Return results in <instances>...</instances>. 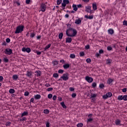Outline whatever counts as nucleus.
Segmentation results:
<instances>
[{
    "mask_svg": "<svg viewBox=\"0 0 127 127\" xmlns=\"http://www.w3.org/2000/svg\"><path fill=\"white\" fill-rule=\"evenodd\" d=\"M31 38H33L35 36V34L34 33H31L30 35Z\"/></svg>",
    "mask_w": 127,
    "mask_h": 127,
    "instance_id": "42",
    "label": "nucleus"
},
{
    "mask_svg": "<svg viewBox=\"0 0 127 127\" xmlns=\"http://www.w3.org/2000/svg\"><path fill=\"white\" fill-rule=\"evenodd\" d=\"M106 95H107V97H108V98H111L112 96H113V94H112L111 92H108L106 93Z\"/></svg>",
    "mask_w": 127,
    "mask_h": 127,
    "instance_id": "32",
    "label": "nucleus"
},
{
    "mask_svg": "<svg viewBox=\"0 0 127 127\" xmlns=\"http://www.w3.org/2000/svg\"><path fill=\"white\" fill-rule=\"evenodd\" d=\"M22 51L23 52H27V53H30L31 50L29 48H25L24 47L22 49Z\"/></svg>",
    "mask_w": 127,
    "mask_h": 127,
    "instance_id": "9",
    "label": "nucleus"
},
{
    "mask_svg": "<svg viewBox=\"0 0 127 127\" xmlns=\"http://www.w3.org/2000/svg\"><path fill=\"white\" fill-rule=\"evenodd\" d=\"M79 56L80 57H83V56H85V53H84V52H80L79 53Z\"/></svg>",
    "mask_w": 127,
    "mask_h": 127,
    "instance_id": "34",
    "label": "nucleus"
},
{
    "mask_svg": "<svg viewBox=\"0 0 127 127\" xmlns=\"http://www.w3.org/2000/svg\"><path fill=\"white\" fill-rule=\"evenodd\" d=\"M57 99V96L56 95H54L53 97V100L54 101H56Z\"/></svg>",
    "mask_w": 127,
    "mask_h": 127,
    "instance_id": "50",
    "label": "nucleus"
},
{
    "mask_svg": "<svg viewBox=\"0 0 127 127\" xmlns=\"http://www.w3.org/2000/svg\"><path fill=\"white\" fill-rule=\"evenodd\" d=\"M53 64L54 66H56V65H58V61H53Z\"/></svg>",
    "mask_w": 127,
    "mask_h": 127,
    "instance_id": "35",
    "label": "nucleus"
},
{
    "mask_svg": "<svg viewBox=\"0 0 127 127\" xmlns=\"http://www.w3.org/2000/svg\"><path fill=\"white\" fill-rule=\"evenodd\" d=\"M34 99H35V100H39L41 98V95L39 94H37L34 96Z\"/></svg>",
    "mask_w": 127,
    "mask_h": 127,
    "instance_id": "15",
    "label": "nucleus"
},
{
    "mask_svg": "<svg viewBox=\"0 0 127 127\" xmlns=\"http://www.w3.org/2000/svg\"><path fill=\"white\" fill-rule=\"evenodd\" d=\"M82 20L80 19H76L75 21V24H81Z\"/></svg>",
    "mask_w": 127,
    "mask_h": 127,
    "instance_id": "17",
    "label": "nucleus"
},
{
    "mask_svg": "<svg viewBox=\"0 0 127 127\" xmlns=\"http://www.w3.org/2000/svg\"><path fill=\"white\" fill-rule=\"evenodd\" d=\"M51 85L49 84V83H46L45 85V87H47V88H48V87H50Z\"/></svg>",
    "mask_w": 127,
    "mask_h": 127,
    "instance_id": "58",
    "label": "nucleus"
},
{
    "mask_svg": "<svg viewBox=\"0 0 127 127\" xmlns=\"http://www.w3.org/2000/svg\"><path fill=\"white\" fill-rule=\"evenodd\" d=\"M51 47V44H49L47 46H46L44 48L45 51H46L47 49H49V48H50Z\"/></svg>",
    "mask_w": 127,
    "mask_h": 127,
    "instance_id": "22",
    "label": "nucleus"
},
{
    "mask_svg": "<svg viewBox=\"0 0 127 127\" xmlns=\"http://www.w3.org/2000/svg\"><path fill=\"white\" fill-rule=\"evenodd\" d=\"M85 18H87V19H93L94 18V16L93 15L88 16L86 15L85 16Z\"/></svg>",
    "mask_w": 127,
    "mask_h": 127,
    "instance_id": "18",
    "label": "nucleus"
},
{
    "mask_svg": "<svg viewBox=\"0 0 127 127\" xmlns=\"http://www.w3.org/2000/svg\"><path fill=\"white\" fill-rule=\"evenodd\" d=\"M61 105L62 107L64 109H67V107L66 106V105H65V104L64 103V102H61Z\"/></svg>",
    "mask_w": 127,
    "mask_h": 127,
    "instance_id": "24",
    "label": "nucleus"
},
{
    "mask_svg": "<svg viewBox=\"0 0 127 127\" xmlns=\"http://www.w3.org/2000/svg\"><path fill=\"white\" fill-rule=\"evenodd\" d=\"M115 31H114V29H109L108 30V33L109 34H111V35H113L114 34Z\"/></svg>",
    "mask_w": 127,
    "mask_h": 127,
    "instance_id": "13",
    "label": "nucleus"
},
{
    "mask_svg": "<svg viewBox=\"0 0 127 127\" xmlns=\"http://www.w3.org/2000/svg\"><path fill=\"white\" fill-rule=\"evenodd\" d=\"M70 67V64H66L63 65V67L64 69H68Z\"/></svg>",
    "mask_w": 127,
    "mask_h": 127,
    "instance_id": "19",
    "label": "nucleus"
},
{
    "mask_svg": "<svg viewBox=\"0 0 127 127\" xmlns=\"http://www.w3.org/2000/svg\"><path fill=\"white\" fill-rule=\"evenodd\" d=\"M123 25H127V21L124 20L123 21Z\"/></svg>",
    "mask_w": 127,
    "mask_h": 127,
    "instance_id": "59",
    "label": "nucleus"
},
{
    "mask_svg": "<svg viewBox=\"0 0 127 127\" xmlns=\"http://www.w3.org/2000/svg\"><path fill=\"white\" fill-rule=\"evenodd\" d=\"M92 88H96L97 87V83L96 82H93L92 84Z\"/></svg>",
    "mask_w": 127,
    "mask_h": 127,
    "instance_id": "40",
    "label": "nucleus"
},
{
    "mask_svg": "<svg viewBox=\"0 0 127 127\" xmlns=\"http://www.w3.org/2000/svg\"><path fill=\"white\" fill-rule=\"evenodd\" d=\"M18 78V76H17V75L16 74H14L12 76L13 80H15V81H16V80H17Z\"/></svg>",
    "mask_w": 127,
    "mask_h": 127,
    "instance_id": "25",
    "label": "nucleus"
},
{
    "mask_svg": "<svg viewBox=\"0 0 127 127\" xmlns=\"http://www.w3.org/2000/svg\"><path fill=\"white\" fill-rule=\"evenodd\" d=\"M92 117H93V114H90L89 115H88V118H89L87 119V124H89V123H92L93 122V118H91Z\"/></svg>",
    "mask_w": 127,
    "mask_h": 127,
    "instance_id": "7",
    "label": "nucleus"
},
{
    "mask_svg": "<svg viewBox=\"0 0 127 127\" xmlns=\"http://www.w3.org/2000/svg\"><path fill=\"white\" fill-rule=\"evenodd\" d=\"M69 57L70 58H71V59H74L76 58V56L74 54H70L69 55Z\"/></svg>",
    "mask_w": 127,
    "mask_h": 127,
    "instance_id": "23",
    "label": "nucleus"
},
{
    "mask_svg": "<svg viewBox=\"0 0 127 127\" xmlns=\"http://www.w3.org/2000/svg\"><path fill=\"white\" fill-rule=\"evenodd\" d=\"M53 97L52 94H49L48 95V99H51Z\"/></svg>",
    "mask_w": 127,
    "mask_h": 127,
    "instance_id": "49",
    "label": "nucleus"
},
{
    "mask_svg": "<svg viewBox=\"0 0 127 127\" xmlns=\"http://www.w3.org/2000/svg\"><path fill=\"white\" fill-rule=\"evenodd\" d=\"M124 99V96L123 95H119L118 97V100H119V101H122V100H123Z\"/></svg>",
    "mask_w": 127,
    "mask_h": 127,
    "instance_id": "28",
    "label": "nucleus"
},
{
    "mask_svg": "<svg viewBox=\"0 0 127 127\" xmlns=\"http://www.w3.org/2000/svg\"><path fill=\"white\" fill-rule=\"evenodd\" d=\"M26 3L27 4H29V3H30V0H26Z\"/></svg>",
    "mask_w": 127,
    "mask_h": 127,
    "instance_id": "60",
    "label": "nucleus"
},
{
    "mask_svg": "<svg viewBox=\"0 0 127 127\" xmlns=\"http://www.w3.org/2000/svg\"><path fill=\"white\" fill-rule=\"evenodd\" d=\"M92 8L93 10H97V4L96 3L92 4Z\"/></svg>",
    "mask_w": 127,
    "mask_h": 127,
    "instance_id": "20",
    "label": "nucleus"
},
{
    "mask_svg": "<svg viewBox=\"0 0 127 127\" xmlns=\"http://www.w3.org/2000/svg\"><path fill=\"white\" fill-rule=\"evenodd\" d=\"M49 125H50V123L49 122H47V123L46 124V127H50Z\"/></svg>",
    "mask_w": 127,
    "mask_h": 127,
    "instance_id": "61",
    "label": "nucleus"
},
{
    "mask_svg": "<svg viewBox=\"0 0 127 127\" xmlns=\"http://www.w3.org/2000/svg\"><path fill=\"white\" fill-rule=\"evenodd\" d=\"M2 81H3V77L0 76V82H2Z\"/></svg>",
    "mask_w": 127,
    "mask_h": 127,
    "instance_id": "57",
    "label": "nucleus"
},
{
    "mask_svg": "<svg viewBox=\"0 0 127 127\" xmlns=\"http://www.w3.org/2000/svg\"><path fill=\"white\" fill-rule=\"evenodd\" d=\"M76 96H77V95L75 93H73L71 94L72 98H75Z\"/></svg>",
    "mask_w": 127,
    "mask_h": 127,
    "instance_id": "52",
    "label": "nucleus"
},
{
    "mask_svg": "<svg viewBox=\"0 0 127 127\" xmlns=\"http://www.w3.org/2000/svg\"><path fill=\"white\" fill-rule=\"evenodd\" d=\"M29 95V92H28V91H26L24 93V96H27Z\"/></svg>",
    "mask_w": 127,
    "mask_h": 127,
    "instance_id": "55",
    "label": "nucleus"
},
{
    "mask_svg": "<svg viewBox=\"0 0 127 127\" xmlns=\"http://www.w3.org/2000/svg\"><path fill=\"white\" fill-rule=\"evenodd\" d=\"M72 7L74 11H77V10H78V8L77 7V5L76 4H73Z\"/></svg>",
    "mask_w": 127,
    "mask_h": 127,
    "instance_id": "21",
    "label": "nucleus"
},
{
    "mask_svg": "<svg viewBox=\"0 0 127 127\" xmlns=\"http://www.w3.org/2000/svg\"><path fill=\"white\" fill-rule=\"evenodd\" d=\"M50 111L48 109H45L44 110V114H46V115H48L49 114Z\"/></svg>",
    "mask_w": 127,
    "mask_h": 127,
    "instance_id": "31",
    "label": "nucleus"
},
{
    "mask_svg": "<svg viewBox=\"0 0 127 127\" xmlns=\"http://www.w3.org/2000/svg\"><path fill=\"white\" fill-rule=\"evenodd\" d=\"M62 3V0H57V4L59 5Z\"/></svg>",
    "mask_w": 127,
    "mask_h": 127,
    "instance_id": "36",
    "label": "nucleus"
},
{
    "mask_svg": "<svg viewBox=\"0 0 127 127\" xmlns=\"http://www.w3.org/2000/svg\"><path fill=\"white\" fill-rule=\"evenodd\" d=\"M47 91L48 92H50L51 91H53V88H52V87L48 88L47 89Z\"/></svg>",
    "mask_w": 127,
    "mask_h": 127,
    "instance_id": "44",
    "label": "nucleus"
},
{
    "mask_svg": "<svg viewBox=\"0 0 127 127\" xmlns=\"http://www.w3.org/2000/svg\"><path fill=\"white\" fill-rule=\"evenodd\" d=\"M86 61L87 63H91L92 60H91V59L88 58L86 60Z\"/></svg>",
    "mask_w": 127,
    "mask_h": 127,
    "instance_id": "45",
    "label": "nucleus"
},
{
    "mask_svg": "<svg viewBox=\"0 0 127 127\" xmlns=\"http://www.w3.org/2000/svg\"><path fill=\"white\" fill-rule=\"evenodd\" d=\"M59 39H62L63 38V33H60L59 35Z\"/></svg>",
    "mask_w": 127,
    "mask_h": 127,
    "instance_id": "33",
    "label": "nucleus"
},
{
    "mask_svg": "<svg viewBox=\"0 0 127 127\" xmlns=\"http://www.w3.org/2000/svg\"><path fill=\"white\" fill-rule=\"evenodd\" d=\"M121 120L120 119H117L115 121V124L116 126H121Z\"/></svg>",
    "mask_w": 127,
    "mask_h": 127,
    "instance_id": "16",
    "label": "nucleus"
},
{
    "mask_svg": "<svg viewBox=\"0 0 127 127\" xmlns=\"http://www.w3.org/2000/svg\"><path fill=\"white\" fill-rule=\"evenodd\" d=\"M85 49H86V50L90 49V45H87L85 46Z\"/></svg>",
    "mask_w": 127,
    "mask_h": 127,
    "instance_id": "51",
    "label": "nucleus"
},
{
    "mask_svg": "<svg viewBox=\"0 0 127 127\" xmlns=\"http://www.w3.org/2000/svg\"><path fill=\"white\" fill-rule=\"evenodd\" d=\"M10 124H11L10 122H7L6 123V126H10Z\"/></svg>",
    "mask_w": 127,
    "mask_h": 127,
    "instance_id": "63",
    "label": "nucleus"
},
{
    "mask_svg": "<svg viewBox=\"0 0 127 127\" xmlns=\"http://www.w3.org/2000/svg\"><path fill=\"white\" fill-rule=\"evenodd\" d=\"M112 49H113V48H112V47L111 46L107 47V50H108L109 51H111V50H112Z\"/></svg>",
    "mask_w": 127,
    "mask_h": 127,
    "instance_id": "47",
    "label": "nucleus"
},
{
    "mask_svg": "<svg viewBox=\"0 0 127 127\" xmlns=\"http://www.w3.org/2000/svg\"><path fill=\"white\" fill-rule=\"evenodd\" d=\"M97 95L96 94H92L91 95L90 99L96 98L97 97Z\"/></svg>",
    "mask_w": 127,
    "mask_h": 127,
    "instance_id": "38",
    "label": "nucleus"
},
{
    "mask_svg": "<svg viewBox=\"0 0 127 127\" xmlns=\"http://www.w3.org/2000/svg\"><path fill=\"white\" fill-rule=\"evenodd\" d=\"M99 54H103L104 53V51L103 50H100L99 51Z\"/></svg>",
    "mask_w": 127,
    "mask_h": 127,
    "instance_id": "56",
    "label": "nucleus"
},
{
    "mask_svg": "<svg viewBox=\"0 0 127 127\" xmlns=\"http://www.w3.org/2000/svg\"><path fill=\"white\" fill-rule=\"evenodd\" d=\"M77 127H82L83 126V123H78L77 125Z\"/></svg>",
    "mask_w": 127,
    "mask_h": 127,
    "instance_id": "43",
    "label": "nucleus"
},
{
    "mask_svg": "<svg viewBox=\"0 0 127 127\" xmlns=\"http://www.w3.org/2000/svg\"><path fill=\"white\" fill-rule=\"evenodd\" d=\"M6 42H7V43H9V42H10V39L7 38L6 39Z\"/></svg>",
    "mask_w": 127,
    "mask_h": 127,
    "instance_id": "53",
    "label": "nucleus"
},
{
    "mask_svg": "<svg viewBox=\"0 0 127 127\" xmlns=\"http://www.w3.org/2000/svg\"><path fill=\"white\" fill-rule=\"evenodd\" d=\"M112 60L108 59L107 60H106V64H111V63H112Z\"/></svg>",
    "mask_w": 127,
    "mask_h": 127,
    "instance_id": "29",
    "label": "nucleus"
},
{
    "mask_svg": "<svg viewBox=\"0 0 127 127\" xmlns=\"http://www.w3.org/2000/svg\"><path fill=\"white\" fill-rule=\"evenodd\" d=\"M66 43H71L72 42V38L67 37L65 40Z\"/></svg>",
    "mask_w": 127,
    "mask_h": 127,
    "instance_id": "14",
    "label": "nucleus"
},
{
    "mask_svg": "<svg viewBox=\"0 0 127 127\" xmlns=\"http://www.w3.org/2000/svg\"><path fill=\"white\" fill-rule=\"evenodd\" d=\"M41 11L44 12L46 10V5L44 3H42L40 6Z\"/></svg>",
    "mask_w": 127,
    "mask_h": 127,
    "instance_id": "6",
    "label": "nucleus"
},
{
    "mask_svg": "<svg viewBox=\"0 0 127 127\" xmlns=\"http://www.w3.org/2000/svg\"><path fill=\"white\" fill-rule=\"evenodd\" d=\"M15 90H14V89H10L9 90V93L10 94H13L14 93H15Z\"/></svg>",
    "mask_w": 127,
    "mask_h": 127,
    "instance_id": "30",
    "label": "nucleus"
},
{
    "mask_svg": "<svg viewBox=\"0 0 127 127\" xmlns=\"http://www.w3.org/2000/svg\"><path fill=\"white\" fill-rule=\"evenodd\" d=\"M54 78H58L59 77V75L57 73H55L53 74Z\"/></svg>",
    "mask_w": 127,
    "mask_h": 127,
    "instance_id": "37",
    "label": "nucleus"
},
{
    "mask_svg": "<svg viewBox=\"0 0 127 127\" xmlns=\"http://www.w3.org/2000/svg\"><path fill=\"white\" fill-rule=\"evenodd\" d=\"M35 75L37 77H40L41 76L42 72L40 71V70H36L35 72Z\"/></svg>",
    "mask_w": 127,
    "mask_h": 127,
    "instance_id": "11",
    "label": "nucleus"
},
{
    "mask_svg": "<svg viewBox=\"0 0 127 127\" xmlns=\"http://www.w3.org/2000/svg\"><path fill=\"white\" fill-rule=\"evenodd\" d=\"M24 28V25H19L16 28V30L15 31V34H18L19 33H21L23 31Z\"/></svg>",
    "mask_w": 127,
    "mask_h": 127,
    "instance_id": "2",
    "label": "nucleus"
},
{
    "mask_svg": "<svg viewBox=\"0 0 127 127\" xmlns=\"http://www.w3.org/2000/svg\"><path fill=\"white\" fill-rule=\"evenodd\" d=\"M104 87H105V85H104V84L102 83L99 84V88L100 89H103V88H104Z\"/></svg>",
    "mask_w": 127,
    "mask_h": 127,
    "instance_id": "41",
    "label": "nucleus"
},
{
    "mask_svg": "<svg viewBox=\"0 0 127 127\" xmlns=\"http://www.w3.org/2000/svg\"><path fill=\"white\" fill-rule=\"evenodd\" d=\"M3 61L5 63H7V62H8V59L6 58H4L3 60Z\"/></svg>",
    "mask_w": 127,
    "mask_h": 127,
    "instance_id": "46",
    "label": "nucleus"
},
{
    "mask_svg": "<svg viewBox=\"0 0 127 127\" xmlns=\"http://www.w3.org/2000/svg\"><path fill=\"white\" fill-rule=\"evenodd\" d=\"M114 81V80H113L111 78H109L107 80V83H108L109 85L110 84H112V83H113V81Z\"/></svg>",
    "mask_w": 127,
    "mask_h": 127,
    "instance_id": "26",
    "label": "nucleus"
},
{
    "mask_svg": "<svg viewBox=\"0 0 127 127\" xmlns=\"http://www.w3.org/2000/svg\"><path fill=\"white\" fill-rule=\"evenodd\" d=\"M85 80L88 82V83H92V82L93 81L92 77H91L89 76H86L85 77Z\"/></svg>",
    "mask_w": 127,
    "mask_h": 127,
    "instance_id": "8",
    "label": "nucleus"
},
{
    "mask_svg": "<svg viewBox=\"0 0 127 127\" xmlns=\"http://www.w3.org/2000/svg\"><path fill=\"white\" fill-rule=\"evenodd\" d=\"M58 73L59 74H63L64 73V70H63V69H59L58 70Z\"/></svg>",
    "mask_w": 127,
    "mask_h": 127,
    "instance_id": "39",
    "label": "nucleus"
},
{
    "mask_svg": "<svg viewBox=\"0 0 127 127\" xmlns=\"http://www.w3.org/2000/svg\"><path fill=\"white\" fill-rule=\"evenodd\" d=\"M70 2L69 0H63V2L62 3V7L63 9H65L66 7V5L68 4V3Z\"/></svg>",
    "mask_w": 127,
    "mask_h": 127,
    "instance_id": "3",
    "label": "nucleus"
},
{
    "mask_svg": "<svg viewBox=\"0 0 127 127\" xmlns=\"http://www.w3.org/2000/svg\"><path fill=\"white\" fill-rule=\"evenodd\" d=\"M25 116H28V112H24L22 114H21V117H24Z\"/></svg>",
    "mask_w": 127,
    "mask_h": 127,
    "instance_id": "27",
    "label": "nucleus"
},
{
    "mask_svg": "<svg viewBox=\"0 0 127 127\" xmlns=\"http://www.w3.org/2000/svg\"><path fill=\"white\" fill-rule=\"evenodd\" d=\"M124 101H127V95H124L123 96Z\"/></svg>",
    "mask_w": 127,
    "mask_h": 127,
    "instance_id": "48",
    "label": "nucleus"
},
{
    "mask_svg": "<svg viewBox=\"0 0 127 127\" xmlns=\"http://www.w3.org/2000/svg\"><path fill=\"white\" fill-rule=\"evenodd\" d=\"M2 45H4V46H6V42H5V41H4L2 43Z\"/></svg>",
    "mask_w": 127,
    "mask_h": 127,
    "instance_id": "64",
    "label": "nucleus"
},
{
    "mask_svg": "<svg viewBox=\"0 0 127 127\" xmlns=\"http://www.w3.org/2000/svg\"><path fill=\"white\" fill-rule=\"evenodd\" d=\"M91 7L90 6H87L85 7V11L86 12H91Z\"/></svg>",
    "mask_w": 127,
    "mask_h": 127,
    "instance_id": "12",
    "label": "nucleus"
},
{
    "mask_svg": "<svg viewBox=\"0 0 127 127\" xmlns=\"http://www.w3.org/2000/svg\"><path fill=\"white\" fill-rule=\"evenodd\" d=\"M127 88H123L122 89V91L123 92V93H126L127 92Z\"/></svg>",
    "mask_w": 127,
    "mask_h": 127,
    "instance_id": "62",
    "label": "nucleus"
},
{
    "mask_svg": "<svg viewBox=\"0 0 127 127\" xmlns=\"http://www.w3.org/2000/svg\"><path fill=\"white\" fill-rule=\"evenodd\" d=\"M109 97H108V95L106 94V95H103V99H108Z\"/></svg>",
    "mask_w": 127,
    "mask_h": 127,
    "instance_id": "54",
    "label": "nucleus"
},
{
    "mask_svg": "<svg viewBox=\"0 0 127 127\" xmlns=\"http://www.w3.org/2000/svg\"><path fill=\"white\" fill-rule=\"evenodd\" d=\"M66 34L69 37H74L77 34V30L73 28H69L66 30Z\"/></svg>",
    "mask_w": 127,
    "mask_h": 127,
    "instance_id": "1",
    "label": "nucleus"
},
{
    "mask_svg": "<svg viewBox=\"0 0 127 127\" xmlns=\"http://www.w3.org/2000/svg\"><path fill=\"white\" fill-rule=\"evenodd\" d=\"M68 76L69 75L68 74V73H64L63 74V76H61V78H62L63 81H68L69 79Z\"/></svg>",
    "mask_w": 127,
    "mask_h": 127,
    "instance_id": "5",
    "label": "nucleus"
},
{
    "mask_svg": "<svg viewBox=\"0 0 127 127\" xmlns=\"http://www.w3.org/2000/svg\"><path fill=\"white\" fill-rule=\"evenodd\" d=\"M4 53L7 54V55H11V54H12V50L10 48L5 49L4 51Z\"/></svg>",
    "mask_w": 127,
    "mask_h": 127,
    "instance_id": "4",
    "label": "nucleus"
},
{
    "mask_svg": "<svg viewBox=\"0 0 127 127\" xmlns=\"http://www.w3.org/2000/svg\"><path fill=\"white\" fill-rule=\"evenodd\" d=\"M33 72L31 71H27V73L26 74V76L27 77H29L30 78H31V77H33Z\"/></svg>",
    "mask_w": 127,
    "mask_h": 127,
    "instance_id": "10",
    "label": "nucleus"
}]
</instances>
